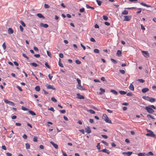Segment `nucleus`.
I'll return each instance as SVG.
<instances>
[{"label":"nucleus","mask_w":156,"mask_h":156,"mask_svg":"<svg viewBox=\"0 0 156 156\" xmlns=\"http://www.w3.org/2000/svg\"><path fill=\"white\" fill-rule=\"evenodd\" d=\"M152 108L154 109H156L155 107L153 105H149L148 106H146L145 107L146 110L150 113H152L154 112V111Z\"/></svg>","instance_id":"f257e3e1"},{"label":"nucleus","mask_w":156,"mask_h":156,"mask_svg":"<svg viewBox=\"0 0 156 156\" xmlns=\"http://www.w3.org/2000/svg\"><path fill=\"white\" fill-rule=\"evenodd\" d=\"M46 87L48 89H52L54 90H56L55 88L53 85H51L47 84L46 86Z\"/></svg>","instance_id":"f03ea898"},{"label":"nucleus","mask_w":156,"mask_h":156,"mask_svg":"<svg viewBox=\"0 0 156 156\" xmlns=\"http://www.w3.org/2000/svg\"><path fill=\"white\" fill-rule=\"evenodd\" d=\"M146 135L147 136H151L154 138H156L155 135L154 133L152 131L150 132L149 133H147Z\"/></svg>","instance_id":"7ed1b4c3"},{"label":"nucleus","mask_w":156,"mask_h":156,"mask_svg":"<svg viewBox=\"0 0 156 156\" xmlns=\"http://www.w3.org/2000/svg\"><path fill=\"white\" fill-rule=\"evenodd\" d=\"M125 18L123 20L124 21H129L131 20V16H124Z\"/></svg>","instance_id":"20e7f679"},{"label":"nucleus","mask_w":156,"mask_h":156,"mask_svg":"<svg viewBox=\"0 0 156 156\" xmlns=\"http://www.w3.org/2000/svg\"><path fill=\"white\" fill-rule=\"evenodd\" d=\"M85 132L88 133H90L91 132L90 127L89 126H87L85 128Z\"/></svg>","instance_id":"39448f33"},{"label":"nucleus","mask_w":156,"mask_h":156,"mask_svg":"<svg viewBox=\"0 0 156 156\" xmlns=\"http://www.w3.org/2000/svg\"><path fill=\"white\" fill-rule=\"evenodd\" d=\"M141 52L143 53V55L144 57H149V54L147 51H142Z\"/></svg>","instance_id":"423d86ee"},{"label":"nucleus","mask_w":156,"mask_h":156,"mask_svg":"<svg viewBox=\"0 0 156 156\" xmlns=\"http://www.w3.org/2000/svg\"><path fill=\"white\" fill-rule=\"evenodd\" d=\"M99 151H102L103 152L107 153L108 154H109L110 153V151L108 150L106 148L103 149L102 150Z\"/></svg>","instance_id":"0eeeda50"},{"label":"nucleus","mask_w":156,"mask_h":156,"mask_svg":"<svg viewBox=\"0 0 156 156\" xmlns=\"http://www.w3.org/2000/svg\"><path fill=\"white\" fill-rule=\"evenodd\" d=\"M40 26L41 27H43L45 28H47L48 27V24H44L42 23H40Z\"/></svg>","instance_id":"6e6552de"},{"label":"nucleus","mask_w":156,"mask_h":156,"mask_svg":"<svg viewBox=\"0 0 156 156\" xmlns=\"http://www.w3.org/2000/svg\"><path fill=\"white\" fill-rule=\"evenodd\" d=\"M77 98L80 99H83L84 98V97L83 96L80 95L79 93L77 94Z\"/></svg>","instance_id":"1a4fd4ad"},{"label":"nucleus","mask_w":156,"mask_h":156,"mask_svg":"<svg viewBox=\"0 0 156 156\" xmlns=\"http://www.w3.org/2000/svg\"><path fill=\"white\" fill-rule=\"evenodd\" d=\"M77 88L79 90H85V89L83 88V87L80 85H78L77 86Z\"/></svg>","instance_id":"9d476101"},{"label":"nucleus","mask_w":156,"mask_h":156,"mask_svg":"<svg viewBox=\"0 0 156 156\" xmlns=\"http://www.w3.org/2000/svg\"><path fill=\"white\" fill-rule=\"evenodd\" d=\"M132 154V152L128 151L127 152H123L122 153L123 154H126L128 156H130Z\"/></svg>","instance_id":"9b49d317"},{"label":"nucleus","mask_w":156,"mask_h":156,"mask_svg":"<svg viewBox=\"0 0 156 156\" xmlns=\"http://www.w3.org/2000/svg\"><path fill=\"white\" fill-rule=\"evenodd\" d=\"M50 143L54 147L55 149H57L58 147V146L57 144H55L54 142L52 141H51Z\"/></svg>","instance_id":"f8f14e48"},{"label":"nucleus","mask_w":156,"mask_h":156,"mask_svg":"<svg viewBox=\"0 0 156 156\" xmlns=\"http://www.w3.org/2000/svg\"><path fill=\"white\" fill-rule=\"evenodd\" d=\"M129 90H134V87L133 86V85L131 83L129 85Z\"/></svg>","instance_id":"ddd939ff"},{"label":"nucleus","mask_w":156,"mask_h":156,"mask_svg":"<svg viewBox=\"0 0 156 156\" xmlns=\"http://www.w3.org/2000/svg\"><path fill=\"white\" fill-rule=\"evenodd\" d=\"M149 90V89L148 88H143L142 90V91L143 93H145L146 92L148 91Z\"/></svg>","instance_id":"4468645a"},{"label":"nucleus","mask_w":156,"mask_h":156,"mask_svg":"<svg viewBox=\"0 0 156 156\" xmlns=\"http://www.w3.org/2000/svg\"><path fill=\"white\" fill-rule=\"evenodd\" d=\"M8 32L9 34H11L13 33V30L12 28H9L8 29Z\"/></svg>","instance_id":"2eb2a0df"},{"label":"nucleus","mask_w":156,"mask_h":156,"mask_svg":"<svg viewBox=\"0 0 156 156\" xmlns=\"http://www.w3.org/2000/svg\"><path fill=\"white\" fill-rule=\"evenodd\" d=\"M140 4L145 7H151V5H147L145 3H144L143 2H141L140 3Z\"/></svg>","instance_id":"dca6fc26"},{"label":"nucleus","mask_w":156,"mask_h":156,"mask_svg":"<svg viewBox=\"0 0 156 156\" xmlns=\"http://www.w3.org/2000/svg\"><path fill=\"white\" fill-rule=\"evenodd\" d=\"M106 122L109 123H112V121L111 120H110L108 117L106 118L105 120Z\"/></svg>","instance_id":"f3484780"},{"label":"nucleus","mask_w":156,"mask_h":156,"mask_svg":"<svg viewBox=\"0 0 156 156\" xmlns=\"http://www.w3.org/2000/svg\"><path fill=\"white\" fill-rule=\"evenodd\" d=\"M37 16L39 18H43V19H44L45 18V17L41 13H38L37 14Z\"/></svg>","instance_id":"a211bd4d"},{"label":"nucleus","mask_w":156,"mask_h":156,"mask_svg":"<svg viewBox=\"0 0 156 156\" xmlns=\"http://www.w3.org/2000/svg\"><path fill=\"white\" fill-rule=\"evenodd\" d=\"M149 101L152 103L154 102L155 101V99L154 98L151 97H150L149 100Z\"/></svg>","instance_id":"6ab92c4d"},{"label":"nucleus","mask_w":156,"mask_h":156,"mask_svg":"<svg viewBox=\"0 0 156 156\" xmlns=\"http://www.w3.org/2000/svg\"><path fill=\"white\" fill-rule=\"evenodd\" d=\"M128 12L126 10H124L122 12V15H126L128 14Z\"/></svg>","instance_id":"aec40b11"},{"label":"nucleus","mask_w":156,"mask_h":156,"mask_svg":"<svg viewBox=\"0 0 156 156\" xmlns=\"http://www.w3.org/2000/svg\"><path fill=\"white\" fill-rule=\"evenodd\" d=\"M30 65L34 67H36L38 65L35 62L31 63L30 64Z\"/></svg>","instance_id":"412c9836"},{"label":"nucleus","mask_w":156,"mask_h":156,"mask_svg":"<svg viewBox=\"0 0 156 156\" xmlns=\"http://www.w3.org/2000/svg\"><path fill=\"white\" fill-rule=\"evenodd\" d=\"M111 92L115 95H117L118 94V92L114 90H111Z\"/></svg>","instance_id":"4be33fe9"},{"label":"nucleus","mask_w":156,"mask_h":156,"mask_svg":"<svg viewBox=\"0 0 156 156\" xmlns=\"http://www.w3.org/2000/svg\"><path fill=\"white\" fill-rule=\"evenodd\" d=\"M28 112L30 113V114L32 115H36L35 113L31 110H29Z\"/></svg>","instance_id":"5701e85b"},{"label":"nucleus","mask_w":156,"mask_h":156,"mask_svg":"<svg viewBox=\"0 0 156 156\" xmlns=\"http://www.w3.org/2000/svg\"><path fill=\"white\" fill-rule=\"evenodd\" d=\"M122 54L121 51L120 50H118L117 52V55L119 56H120Z\"/></svg>","instance_id":"b1692460"},{"label":"nucleus","mask_w":156,"mask_h":156,"mask_svg":"<svg viewBox=\"0 0 156 156\" xmlns=\"http://www.w3.org/2000/svg\"><path fill=\"white\" fill-rule=\"evenodd\" d=\"M138 156H145L146 154L145 153H140L137 154Z\"/></svg>","instance_id":"393cba45"},{"label":"nucleus","mask_w":156,"mask_h":156,"mask_svg":"<svg viewBox=\"0 0 156 156\" xmlns=\"http://www.w3.org/2000/svg\"><path fill=\"white\" fill-rule=\"evenodd\" d=\"M100 90L101 91V92H100V94H101L102 93H104L105 92V90L102 89L101 88H100Z\"/></svg>","instance_id":"a878e982"},{"label":"nucleus","mask_w":156,"mask_h":156,"mask_svg":"<svg viewBox=\"0 0 156 156\" xmlns=\"http://www.w3.org/2000/svg\"><path fill=\"white\" fill-rule=\"evenodd\" d=\"M149 98L150 97L148 96H144L142 97V98L143 99H144L146 100L147 101H149Z\"/></svg>","instance_id":"bb28decb"},{"label":"nucleus","mask_w":156,"mask_h":156,"mask_svg":"<svg viewBox=\"0 0 156 156\" xmlns=\"http://www.w3.org/2000/svg\"><path fill=\"white\" fill-rule=\"evenodd\" d=\"M35 90L37 91H39L40 90V88L39 86H36L35 88Z\"/></svg>","instance_id":"cd10ccee"},{"label":"nucleus","mask_w":156,"mask_h":156,"mask_svg":"<svg viewBox=\"0 0 156 156\" xmlns=\"http://www.w3.org/2000/svg\"><path fill=\"white\" fill-rule=\"evenodd\" d=\"M86 7L87 9H91L92 10L94 9V7H91L87 4H86Z\"/></svg>","instance_id":"c85d7f7f"},{"label":"nucleus","mask_w":156,"mask_h":156,"mask_svg":"<svg viewBox=\"0 0 156 156\" xmlns=\"http://www.w3.org/2000/svg\"><path fill=\"white\" fill-rule=\"evenodd\" d=\"M11 132H12V133H11V134H10L9 135V136H7L8 137L10 138H12V137H13V134H14V133L13 132V131L12 130H11Z\"/></svg>","instance_id":"c756f323"},{"label":"nucleus","mask_w":156,"mask_h":156,"mask_svg":"<svg viewBox=\"0 0 156 156\" xmlns=\"http://www.w3.org/2000/svg\"><path fill=\"white\" fill-rule=\"evenodd\" d=\"M88 112H90V113L92 114H94L95 113V112L92 109H89L87 110Z\"/></svg>","instance_id":"7c9ffc66"},{"label":"nucleus","mask_w":156,"mask_h":156,"mask_svg":"<svg viewBox=\"0 0 156 156\" xmlns=\"http://www.w3.org/2000/svg\"><path fill=\"white\" fill-rule=\"evenodd\" d=\"M60 61H61V59L59 58V62H58V65L60 67H63V65L62 63L60 62Z\"/></svg>","instance_id":"2f4dec72"},{"label":"nucleus","mask_w":156,"mask_h":156,"mask_svg":"<svg viewBox=\"0 0 156 156\" xmlns=\"http://www.w3.org/2000/svg\"><path fill=\"white\" fill-rule=\"evenodd\" d=\"M119 93L121 95H124L126 93V92L123 91H119Z\"/></svg>","instance_id":"473e14b6"},{"label":"nucleus","mask_w":156,"mask_h":156,"mask_svg":"<svg viewBox=\"0 0 156 156\" xmlns=\"http://www.w3.org/2000/svg\"><path fill=\"white\" fill-rule=\"evenodd\" d=\"M21 109L22 110H23L24 111H29V109L28 108H27L23 106H22L21 107Z\"/></svg>","instance_id":"72a5a7b5"},{"label":"nucleus","mask_w":156,"mask_h":156,"mask_svg":"<svg viewBox=\"0 0 156 156\" xmlns=\"http://www.w3.org/2000/svg\"><path fill=\"white\" fill-rule=\"evenodd\" d=\"M102 117L103 119L104 120H105V119L108 118V117L106 114H104L102 115Z\"/></svg>","instance_id":"f704fd0d"},{"label":"nucleus","mask_w":156,"mask_h":156,"mask_svg":"<svg viewBox=\"0 0 156 156\" xmlns=\"http://www.w3.org/2000/svg\"><path fill=\"white\" fill-rule=\"evenodd\" d=\"M146 155L147 156H149V155H151L153 156V153L151 151H150L149 152H148L147 154H146Z\"/></svg>","instance_id":"c9c22d12"},{"label":"nucleus","mask_w":156,"mask_h":156,"mask_svg":"<svg viewBox=\"0 0 156 156\" xmlns=\"http://www.w3.org/2000/svg\"><path fill=\"white\" fill-rule=\"evenodd\" d=\"M96 2L98 5L100 6L101 5L102 2L101 1L99 0H96Z\"/></svg>","instance_id":"e433bc0d"},{"label":"nucleus","mask_w":156,"mask_h":156,"mask_svg":"<svg viewBox=\"0 0 156 156\" xmlns=\"http://www.w3.org/2000/svg\"><path fill=\"white\" fill-rule=\"evenodd\" d=\"M26 148L27 149H28L30 148V145L28 143H26L25 144Z\"/></svg>","instance_id":"4c0bfd02"},{"label":"nucleus","mask_w":156,"mask_h":156,"mask_svg":"<svg viewBox=\"0 0 156 156\" xmlns=\"http://www.w3.org/2000/svg\"><path fill=\"white\" fill-rule=\"evenodd\" d=\"M111 60L112 62L115 64H116L117 63L116 61L113 58H111Z\"/></svg>","instance_id":"58836bf2"},{"label":"nucleus","mask_w":156,"mask_h":156,"mask_svg":"<svg viewBox=\"0 0 156 156\" xmlns=\"http://www.w3.org/2000/svg\"><path fill=\"white\" fill-rule=\"evenodd\" d=\"M94 52L95 53H99V50L98 49H95L94 50Z\"/></svg>","instance_id":"ea45409f"},{"label":"nucleus","mask_w":156,"mask_h":156,"mask_svg":"<svg viewBox=\"0 0 156 156\" xmlns=\"http://www.w3.org/2000/svg\"><path fill=\"white\" fill-rule=\"evenodd\" d=\"M37 136H34L33 138V141L36 142L37 141Z\"/></svg>","instance_id":"a19ab883"},{"label":"nucleus","mask_w":156,"mask_h":156,"mask_svg":"<svg viewBox=\"0 0 156 156\" xmlns=\"http://www.w3.org/2000/svg\"><path fill=\"white\" fill-rule=\"evenodd\" d=\"M97 147L98 149L99 150V151H100V143H98L97 144Z\"/></svg>","instance_id":"79ce46f5"},{"label":"nucleus","mask_w":156,"mask_h":156,"mask_svg":"<svg viewBox=\"0 0 156 156\" xmlns=\"http://www.w3.org/2000/svg\"><path fill=\"white\" fill-rule=\"evenodd\" d=\"M9 104L11 106H14L15 105V103L13 102L10 101Z\"/></svg>","instance_id":"37998d69"},{"label":"nucleus","mask_w":156,"mask_h":156,"mask_svg":"<svg viewBox=\"0 0 156 156\" xmlns=\"http://www.w3.org/2000/svg\"><path fill=\"white\" fill-rule=\"evenodd\" d=\"M119 71L123 74H124L125 73V71L123 69H120Z\"/></svg>","instance_id":"c03bdc74"},{"label":"nucleus","mask_w":156,"mask_h":156,"mask_svg":"<svg viewBox=\"0 0 156 156\" xmlns=\"http://www.w3.org/2000/svg\"><path fill=\"white\" fill-rule=\"evenodd\" d=\"M47 54L48 56H49L50 57H51V54L50 52H49V51H47Z\"/></svg>","instance_id":"a18cd8bd"},{"label":"nucleus","mask_w":156,"mask_h":156,"mask_svg":"<svg viewBox=\"0 0 156 156\" xmlns=\"http://www.w3.org/2000/svg\"><path fill=\"white\" fill-rule=\"evenodd\" d=\"M139 10L136 12L137 14H139L141 12L142 9L141 8H138L137 9Z\"/></svg>","instance_id":"49530a36"},{"label":"nucleus","mask_w":156,"mask_h":156,"mask_svg":"<svg viewBox=\"0 0 156 156\" xmlns=\"http://www.w3.org/2000/svg\"><path fill=\"white\" fill-rule=\"evenodd\" d=\"M2 47L4 50H5L6 48V46L5 44V43L4 42L2 45Z\"/></svg>","instance_id":"de8ad7c7"},{"label":"nucleus","mask_w":156,"mask_h":156,"mask_svg":"<svg viewBox=\"0 0 156 156\" xmlns=\"http://www.w3.org/2000/svg\"><path fill=\"white\" fill-rule=\"evenodd\" d=\"M76 80L77 82L78 85L81 84V80L79 78H77Z\"/></svg>","instance_id":"09e8293b"},{"label":"nucleus","mask_w":156,"mask_h":156,"mask_svg":"<svg viewBox=\"0 0 156 156\" xmlns=\"http://www.w3.org/2000/svg\"><path fill=\"white\" fill-rule=\"evenodd\" d=\"M103 19L105 20H108V17L107 16L105 15H104L103 16Z\"/></svg>","instance_id":"8fccbe9b"},{"label":"nucleus","mask_w":156,"mask_h":156,"mask_svg":"<svg viewBox=\"0 0 156 156\" xmlns=\"http://www.w3.org/2000/svg\"><path fill=\"white\" fill-rule=\"evenodd\" d=\"M20 23L21 24L23 27H25L26 26V25L25 23L23 21H20Z\"/></svg>","instance_id":"3c124183"},{"label":"nucleus","mask_w":156,"mask_h":156,"mask_svg":"<svg viewBox=\"0 0 156 156\" xmlns=\"http://www.w3.org/2000/svg\"><path fill=\"white\" fill-rule=\"evenodd\" d=\"M137 81L142 83H144V80L142 79H138Z\"/></svg>","instance_id":"603ef678"},{"label":"nucleus","mask_w":156,"mask_h":156,"mask_svg":"<svg viewBox=\"0 0 156 156\" xmlns=\"http://www.w3.org/2000/svg\"><path fill=\"white\" fill-rule=\"evenodd\" d=\"M51 100L52 101L55 102H56L57 101V100L54 97H52L51 98Z\"/></svg>","instance_id":"864d4df0"},{"label":"nucleus","mask_w":156,"mask_h":156,"mask_svg":"<svg viewBox=\"0 0 156 156\" xmlns=\"http://www.w3.org/2000/svg\"><path fill=\"white\" fill-rule=\"evenodd\" d=\"M4 101L6 103L9 104L10 101L6 99H3Z\"/></svg>","instance_id":"5fc2aeb1"},{"label":"nucleus","mask_w":156,"mask_h":156,"mask_svg":"<svg viewBox=\"0 0 156 156\" xmlns=\"http://www.w3.org/2000/svg\"><path fill=\"white\" fill-rule=\"evenodd\" d=\"M44 7L45 8L48 9L49 8L50 6L48 4H44Z\"/></svg>","instance_id":"6e6d98bb"},{"label":"nucleus","mask_w":156,"mask_h":156,"mask_svg":"<svg viewBox=\"0 0 156 156\" xmlns=\"http://www.w3.org/2000/svg\"><path fill=\"white\" fill-rule=\"evenodd\" d=\"M79 131L80 132L82 133L83 134H84L85 132H84V130L83 129H79Z\"/></svg>","instance_id":"4d7b16f0"},{"label":"nucleus","mask_w":156,"mask_h":156,"mask_svg":"<svg viewBox=\"0 0 156 156\" xmlns=\"http://www.w3.org/2000/svg\"><path fill=\"white\" fill-rule=\"evenodd\" d=\"M101 136L103 138L105 139H107L108 137V136L106 135H101Z\"/></svg>","instance_id":"13d9d810"},{"label":"nucleus","mask_w":156,"mask_h":156,"mask_svg":"<svg viewBox=\"0 0 156 156\" xmlns=\"http://www.w3.org/2000/svg\"><path fill=\"white\" fill-rule=\"evenodd\" d=\"M101 142L103 143L106 146H108V144L105 141H102Z\"/></svg>","instance_id":"bf43d9fd"},{"label":"nucleus","mask_w":156,"mask_h":156,"mask_svg":"<svg viewBox=\"0 0 156 156\" xmlns=\"http://www.w3.org/2000/svg\"><path fill=\"white\" fill-rule=\"evenodd\" d=\"M22 55L24 57L26 58L27 59H29V58L25 54H23Z\"/></svg>","instance_id":"052dcab7"},{"label":"nucleus","mask_w":156,"mask_h":156,"mask_svg":"<svg viewBox=\"0 0 156 156\" xmlns=\"http://www.w3.org/2000/svg\"><path fill=\"white\" fill-rule=\"evenodd\" d=\"M48 76L49 78V79L51 80L52 79V78L53 77V76L52 75H51V74H49L48 75Z\"/></svg>","instance_id":"680f3d73"},{"label":"nucleus","mask_w":156,"mask_h":156,"mask_svg":"<svg viewBox=\"0 0 156 156\" xmlns=\"http://www.w3.org/2000/svg\"><path fill=\"white\" fill-rule=\"evenodd\" d=\"M127 95L129 96H132V93L131 92H129L127 94Z\"/></svg>","instance_id":"e2e57ef3"},{"label":"nucleus","mask_w":156,"mask_h":156,"mask_svg":"<svg viewBox=\"0 0 156 156\" xmlns=\"http://www.w3.org/2000/svg\"><path fill=\"white\" fill-rule=\"evenodd\" d=\"M76 62L77 64H80L81 63V62L78 60H76Z\"/></svg>","instance_id":"0e129e2a"},{"label":"nucleus","mask_w":156,"mask_h":156,"mask_svg":"<svg viewBox=\"0 0 156 156\" xmlns=\"http://www.w3.org/2000/svg\"><path fill=\"white\" fill-rule=\"evenodd\" d=\"M45 65L46 67H47V68L50 69V67L48 64V63L47 62H46L45 63Z\"/></svg>","instance_id":"69168bd1"},{"label":"nucleus","mask_w":156,"mask_h":156,"mask_svg":"<svg viewBox=\"0 0 156 156\" xmlns=\"http://www.w3.org/2000/svg\"><path fill=\"white\" fill-rule=\"evenodd\" d=\"M62 154L64 156H68L65 152H64V151H62Z\"/></svg>","instance_id":"338daca9"},{"label":"nucleus","mask_w":156,"mask_h":156,"mask_svg":"<svg viewBox=\"0 0 156 156\" xmlns=\"http://www.w3.org/2000/svg\"><path fill=\"white\" fill-rule=\"evenodd\" d=\"M6 155L7 156H12V154L10 153L7 152L6 153Z\"/></svg>","instance_id":"774afa93"}]
</instances>
